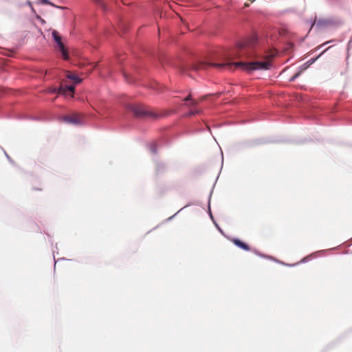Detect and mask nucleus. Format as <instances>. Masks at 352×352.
I'll return each mask as SVG.
<instances>
[{"mask_svg":"<svg viewBox=\"0 0 352 352\" xmlns=\"http://www.w3.org/2000/svg\"><path fill=\"white\" fill-rule=\"evenodd\" d=\"M208 65L215 67L219 69H232L233 66L241 67L242 69L250 72L254 70H265L270 69L271 65L270 60L266 59L261 61H254L250 63L245 62H236L231 63L230 60H226L225 62L221 63H201L198 66L194 67L195 70H199L205 69Z\"/></svg>","mask_w":352,"mask_h":352,"instance_id":"f257e3e1","label":"nucleus"},{"mask_svg":"<svg viewBox=\"0 0 352 352\" xmlns=\"http://www.w3.org/2000/svg\"><path fill=\"white\" fill-rule=\"evenodd\" d=\"M128 109L139 118L157 119L160 115L150 107L142 104H131Z\"/></svg>","mask_w":352,"mask_h":352,"instance_id":"f03ea898","label":"nucleus"},{"mask_svg":"<svg viewBox=\"0 0 352 352\" xmlns=\"http://www.w3.org/2000/svg\"><path fill=\"white\" fill-rule=\"evenodd\" d=\"M256 37L252 36L250 38L241 42L238 45V53L236 55L238 57H250L253 55V48L256 43Z\"/></svg>","mask_w":352,"mask_h":352,"instance_id":"7ed1b4c3","label":"nucleus"},{"mask_svg":"<svg viewBox=\"0 0 352 352\" xmlns=\"http://www.w3.org/2000/svg\"><path fill=\"white\" fill-rule=\"evenodd\" d=\"M52 34V36H53L55 42L56 43L58 47H59V49L62 53V56H63V59L64 60L69 59L68 52H67V49L65 48L63 43L62 42L61 36L59 35L58 32L56 30H53Z\"/></svg>","mask_w":352,"mask_h":352,"instance_id":"20e7f679","label":"nucleus"},{"mask_svg":"<svg viewBox=\"0 0 352 352\" xmlns=\"http://www.w3.org/2000/svg\"><path fill=\"white\" fill-rule=\"evenodd\" d=\"M82 116L80 114H73L65 117L64 120L70 124H79L82 122Z\"/></svg>","mask_w":352,"mask_h":352,"instance_id":"39448f33","label":"nucleus"},{"mask_svg":"<svg viewBox=\"0 0 352 352\" xmlns=\"http://www.w3.org/2000/svg\"><path fill=\"white\" fill-rule=\"evenodd\" d=\"M74 90H75L74 86H73V85L68 86V85H65L62 84L59 88L58 93L63 94H66L67 91H70L72 93H74Z\"/></svg>","mask_w":352,"mask_h":352,"instance_id":"423d86ee","label":"nucleus"},{"mask_svg":"<svg viewBox=\"0 0 352 352\" xmlns=\"http://www.w3.org/2000/svg\"><path fill=\"white\" fill-rule=\"evenodd\" d=\"M232 241L236 246H238L239 248H240L244 250L249 251L250 250V246L248 244L241 241L239 239H233Z\"/></svg>","mask_w":352,"mask_h":352,"instance_id":"0eeeda50","label":"nucleus"},{"mask_svg":"<svg viewBox=\"0 0 352 352\" xmlns=\"http://www.w3.org/2000/svg\"><path fill=\"white\" fill-rule=\"evenodd\" d=\"M67 78L73 80L74 83H80L81 82V79L76 74H71L69 72L67 74Z\"/></svg>","mask_w":352,"mask_h":352,"instance_id":"6e6552de","label":"nucleus"},{"mask_svg":"<svg viewBox=\"0 0 352 352\" xmlns=\"http://www.w3.org/2000/svg\"><path fill=\"white\" fill-rule=\"evenodd\" d=\"M41 2L43 4H48V5H50L52 6H55L56 8H60V9H64L65 8L64 7H60V6H55L54 3L50 2L48 0H41Z\"/></svg>","mask_w":352,"mask_h":352,"instance_id":"1a4fd4ad","label":"nucleus"},{"mask_svg":"<svg viewBox=\"0 0 352 352\" xmlns=\"http://www.w3.org/2000/svg\"><path fill=\"white\" fill-rule=\"evenodd\" d=\"M198 104H199V101L198 100H192L190 101V105L192 106V107H195V106L198 105Z\"/></svg>","mask_w":352,"mask_h":352,"instance_id":"9d476101","label":"nucleus"},{"mask_svg":"<svg viewBox=\"0 0 352 352\" xmlns=\"http://www.w3.org/2000/svg\"><path fill=\"white\" fill-rule=\"evenodd\" d=\"M200 112V111H198V110H196V111H190L188 113V116H193V115H195V114H197Z\"/></svg>","mask_w":352,"mask_h":352,"instance_id":"9b49d317","label":"nucleus"},{"mask_svg":"<svg viewBox=\"0 0 352 352\" xmlns=\"http://www.w3.org/2000/svg\"><path fill=\"white\" fill-rule=\"evenodd\" d=\"M93 1H95L96 3H98V5L101 6L104 9V5L103 2L102 1V0H93Z\"/></svg>","mask_w":352,"mask_h":352,"instance_id":"f8f14e48","label":"nucleus"},{"mask_svg":"<svg viewBox=\"0 0 352 352\" xmlns=\"http://www.w3.org/2000/svg\"><path fill=\"white\" fill-rule=\"evenodd\" d=\"M192 99V95L190 94H189L184 99V100L187 102V101H191Z\"/></svg>","mask_w":352,"mask_h":352,"instance_id":"ddd939ff","label":"nucleus"},{"mask_svg":"<svg viewBox=\"0 0 352 352\" xmlns=\"http://www.w3.org/2000/svg\"><path fill=\"white\" fill-rule=\"evenodd\" d=\"M300 72H298V73H296L295 75H294V76L291 78L290 81H293V80H294L296 78H298V77L300 76Z\"/></svg>","mask_w":352,"mask_h":352,"instance_id":"4468645a","label":"nucleus"},{"mask_svg":"<svg viewBox=\"0 0 352 352\" xmlns=\"http://www.w3.org/2000/svg\"><path fill=\"white\" fill-rule=\"evenodd\" d=\"M151 151H152L153 153H155L157 152V151H156V148H155V145H153V146H151Z\"/></svg>","mask_w":352,"mask_h":352,"instance_id":"2eb2a0df","label":"nucleus"},{"mask_svg":"<svg viewBox=\"0 0 352 352\" xmlns=\"http://www.w3.org/2000/svg\"><path fill=\"white\" fill-rule=\"evenodd\" d=\"M249 1H250V3H248V2L245 3V7H248L250 6V3L254 2L255 0H249Z\"/></svg>","mask_w":352,"mask_h":352,"instance_id":"dca6fc26","label":"nucleus"},{"mask_svg":"<svg viewBox=\"0 0 352 352\" xmlns=\"http://www.w3.org/2000/svg\"><path fill=\"white\" fill-rule=\"evenodd\" d=\"M124 77H125L126 80L127 82H130V83H131V82H132V81H131V80L128 78V76H127V75H126V74H124Z\"/></svg>","mask_w":352,"mask_h":352,"instance_id":"f3484780","label":"nucleus"},{"mask_svg":"<svg viewBox=\"0 0 352 352\" xmlns=\"http://www.w3.org/2000/svg\"><path fill=\"white\" fill-rule=\"evenodd\" d=\"M205 98H206V96H202V97H201V98H200L199 100H198V101H199V102L203 101Z\"/></svg>","mask_w":352,"mask_h":352,"instance_id":"a211bd4d","label":"nucleus"},{"mask_svg":"<svg viewBox=\"0 0 352 352\" xmlns=\"http://www.w3.org/2000/svg\"><path fill=\"white\" fill-rule=\"evenodd\" d=\"M326 51H327V49L324 50L323 52H325Z\"/></svg>","mask_w":352,"mask_h":352,"instance_id":"6ab92c4d","label":"nucleus"},{"mask_svg":"<svg viewBox=\"0 0 352 352\" xmlns=\"http://www.w3.org/2000/svg\"><path fill=\"white\" fill-rule=\"evenodd\" d=\"M326 51H327V49L324 50L323 52H325Z\"/></svg>","mask_w":352,"mask_h":352,"instance_id":"aec40b11","label":"nucleus"},{"mask_svg":"<svg viewBox=\"0 0 352 352\" xmlns=\"http://www.w3.org/2000/svg\"><path fill=\"white\" fill-rule=\"evenodd\" d=\"M326 51H327V49L324 50L323 52H325Z\"/></svg>","mask_w":352,"mask_h":352,"instance_id":"412c9836","label":"nucleus"}]
</instances>
